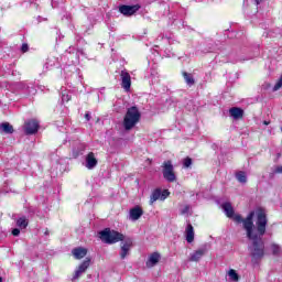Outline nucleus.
I'll use <instances>...</instances> for the list:
<instances>
[{"mask_svg":"<svg viewBox=\"0 0 282 282\" xmlns=\"http://www.w3.org/2000/svg\"><path fill=\"white\" fill-rule=\"evenodd\" d=\"M229 115L234 120H241L243 118V109L234 107L229 110Z\"/></svg>","mask_w":282,"mask_h":282,"instance_id":"17","label":"nucleus"},{"mask_svg":"<svg viewBox=\"0 0 282 282\" xmlns=\"http://www.w3.org/2000/svg\"><path fill=\"white\" fill-rule=\"evenodd\" d=\"M90 263H91L90 259H86L83 263H80L77 270L75 271L73 279L74 280L80 279V275L87 271V268H89Z\"/></svg>","mask_w":282,"mask_h":282,"instance_id":"12","label":"nucleus"},{"mask_svg":"<svg viewBox=\"0 0 282 282\" xmlns=\"http://www.w3.org/2000/svg\"><path fill=\"white\" fill-rule=\"evenodd\" d=\"M158 199H162V189L156 188L150 195V206H153Z\"/></svg>","mask_w":282,"mask_h":282,"instance_id":"18","label":"nucleus"},{"mask_svg":"<svg viewBox=\"0 0 282 282\" xmlns=\"http://www.w3.org/2000/svg\"><path fill=\"white\" fill-rule=\"evenodd\" d=\"M99 238L105 243H118V241H124V235L109 228L100 231Z\"/></svg>","mask_w":282,"mask_h":282,"instance_id":"3","label":"nucleus"},{"mask_svg":"<svg viewBox=\"0 0 282 282\" xmlns=\"http://www.w3.org/2000/svg\"><path fill=\"white\" fill-rule=\"evenodd\" d=\"M181 215H191V206L186 205L182 210Z\"/></svg>","mask_w":282,"mask_h":282,"instance_id":"29","label":"nucleus"},{"mask_svg":"<svg viewBox=\"0 0 282 282\" xmlns=\"http://www.w3.org/2000/svg\"><path fill=\"white\" fill-rule=\"evenodd\" d=\"M0 282H3V279L0 276Z\"/></svg>","mask_w":282,"mask_h":282,"instance_id":"36","label":"nucleus"},{"mask_svg":"<svg viewBox=\"0 0 282 282\" xmlns=\"http://www.w3.org/2000/svg\"><path fill=\"white\" fill-rule=\"evenodd\" d=\"M57 59L56 57H48L45 64L46 69H51V67L56 66Z\"/></svg>","mask_w":282,"mask_h":282,"instance_id":"23","label":"nucleus"},{"mask_svg":"<svg viewBox=\"0 0 282 282\" xmlns=\"http://www.w3.org/2000/svg\"><path fill=\"white\" fill-rule=\"evenodd\" d=\"M85 118H86V120H90L91 117L89 116V113H86Z\"/></svg>","mask_w":282,"mask_h":282,"instance_id":"33","label":"nucleus"},{"mask_svg":"<svg viewBox=\"0 0 282 282\" xmlns=\"http://www.w3.org/2000/svg\"><path fill=\"white\" fill-rule=\"evenodd\" d=\"M138 10H140L139 4H134V6L123 4L119 7V12L123 14V17H132V14H135Z\"/></svg>","mask_w":282,"mask_h":282,"instance_id":"9","label":"nucleus"},{"mask_svg":"<svg viewBox=\"0 0 282 282\" xmlns=\"http://www.w3.org/2000/svg\"><path fill=\"white\" fill-rule=\"evenodd\" d=\"M72 254L75 259H85L87 257V249L78 247L72 250Z\"/></svg>","mask_w":282,"mask_h":282,"instance_id":"16","label":"nucleus"},{"mask_svg":"<svg viewBox=\"0 0 282 282\" xmlns=\"http://www.w3.org/2000/svg\"><path fill=\"white\" fill-rule=\"evenodd\" d=\"M140 110L138 107L133 106L127 110V113L123 119V127L126 131H131L133 127H135L137 122H140Z\"/></svg>","mask_w":282,"mask_h":282,"instance_id":"2","label":"nucleus"},{"mask_svg":"<svg viewBox=\"0 0 282 282\" xmlns=\"http://www.w3.org/2000/svg\"><path fill=\"white\" fill-rule=\"evenodd\" d=\"M221 208L224 213L229 217V219H234L237 224H243L246 221V218L243 219L241 215L235 214V209L232 208V205L230 203H224L221 205Z\"/></svg>","mask_w":282,"mask_h":282,"instance_id":"4","label":"nucleus"},{"mask_svg":"<svg viewBox=\"0 0 282 282\" xmlns=\"http://www.w3.org/2000/svg\"><path fill=\"white\" fill-rule=\"evenodd\" d=\"M183 76L185 78V82L187 83V85H195V79H193V75L188 74V73H183Z\"/></svg>","mask_w":282,"mask_h":282,"instance_id":"24","label":"nucleus"},{"mask_svg":"<svg viewBox=\"0 0 282 282\" xmlns=\"http://www.w3.org/2000/svg\"><path fill=\"white\" fill-rule=\"evenodd\" d=\"M271 250L273 252V254H279L281 252V247H279V245H271Z\"/></svg>","mask_w":282,"mask_h":282,"instance_id":"27","label":"nucleus"},{"mask_svg":"<svg viewBox=\"0 0 282 282\" xmlns=\"http://www.w3.org/2000/svg\"><path fill=\"white\" fill-rule=\"evenodd\" d=\"M257 6H259V3H261V0H256Z\"/></svg>","mask_w":282,"mask_h":282,"instance_id":"35","label":"nucleus"},{"mask_svg":"<svg viewBox=\"0 0 282 282\" xmlns=\"http://www.w3.org/2000/svg\"><path fill=\"white\" fill-rule=\"evenodd\" d=\"M275 173H282V165H280V166H278V167L275 169Z\"/></svg>","mask_w":282,"mask_h":282,"instance_id":"32","label":"nucleus"},{"mask_svg":"<svg viewBox=\"0 0 282 282\" xmlns=\"http://www.w3.org/2000/svg\"><path fill=\"white\" fill-rule=\"evenodd\" d=\"M163 177L167 182H175L176 180L175 172L173 171V163L171 161H165L163 163Z\"/></svg>","mask_w":282,"mask_h":282,"instance_id":"5","label":"nucleus"},{"mask_svg":"<svg viewBox=\"0 0 282 282\" xmlns=\"http://www.w3.org/2000/svg\"><path fill=\"white\" fill-rule=\"evenodd\" d=\"M143 215L144 210H142V207L140 206H135L129 212V218L131 221H138V219H140V217H142Z\"/></svg>","mask_w":282,"mask_h":282,"instance_id":"13","label":"nucleus"},{"mask_svg":"<svg viewBox=\"0 0 282 282\" xmlns=\"http://www.w3.org/2000/svg\"><path fill=\"white\" fill-rule=\"evenodd\" d=\"M24 131L26 135H34L39 131V121L36 119L28 120L24 123Z\"/></svg>","mask_w":282,"mask_h":282,"instance_id":"6","label":"nucleus"},{"mask_svg":"<svg viewBox=\"0 0 282 282\" xmlns=\"http://www.w3.org/2000/svg\"><path fill=\"white\" fill-rule=\"evenodd\" d=\"M133 247V240L131 238L126 239L123 242H121V250H120V259H127L129 257V252L131 251V248Z\"/></svg>","mask_w":282,"mask_h":282,"instance_id":"8","label":"nucleus"},{"mask_svg":"<svg viewBox=\"0 0 282 282\" xmlns=\"http://www.w3.org/2000/svg\"><path fill=\"white\" fill-rule=\"evenodd\" d=\"M263 124L268 126L270 124V121H263Z\"/></svg>","mask_w":282,"mask_h":282,"instance_id":"34","label":"nucleus"},{"mask_svg":"<svg viewBox=\"0 0 282 282\" xmlns=\"http://www.w3.org/2000/svg\"><path fill=\"white\" fill-rule=\"evenodd\" d=\"M98 164V160H96V156L94 155V152L88 153L86 156V169H94Z\"/></svg>","mask_w":282,"mask_h":282,"instance_id":"15","label":"nucleus"},{"mask_svg":"<svg viewBox=\"0 0 282 282\" xmlns=\"http://www.w3.org/2000/svg\"><path fill=\"white\" fill-rule=\"evenodd\" d=\"M192 164H193V160L191 158H186L183 160L184 169H191Z\"/></svg>","mask_w":282,"mask_h":282,"instance_id":"25","label":"nucleus"},{"mask_svg":"<svg viewBox=\"0 0 282 282\" xmlns=\"http://www.w3.org/2000/svg\"><path fill=\"white\" fill-rule=\"evenodd\" d=\"M236 180H238L240 184H246L248 182V176H246V172H238L236 174Z\"/></svg>","mask_w":282,"mask_h":282,"instance_id":"22","label":"nucleus"},{"mask_svg":"<svg viewBox=\"0 0 282 282\" xmlns=\"http://www.w3.org/2000/svg\"><path fill=\"white\" fill-rule=\"evenodd\" d=\"M206 252H208V249H206V247L199 248L189 254L188 261L197 263L198 261H202V258L204 257V254H206Z\"/></svg>","mask_w":282,"mask_h":282,"instance_id":"11","label":"nucleus"},{"mask_svg":"<svg viewBox=\"0 0 282 282\" xmlns=\"http://www.w3.org/2000/svg\"><path fill=\"white\" fill-rule=\"evenodd\" d=\"M265 226H268V218L265 216V210L261 208L251 212L243 221L247 237L252 241L251 257L256 261L263 259V256L265 254V246L263 245Z\"/></svg>","mask_w":282,"mask_h":282,"instance_id":"1","label":"nucleus"},{"mask_svg":"<svg viewBox=\"0 0 282 282\" xmlns=\"http://www.w3.org/2000/svg\"><path fill=\"white\" fill-rule=\"evenodd\" d=\"M161 260H162V254H160V252H152L148 256V259L145 261V267L149 269L155 268V265H158Z\"/></svg>","mask_w":282,"mask_h":282,"instance_id":"7","label":"nucleus"},{"mask_svg":"<svg viewBox=\"0 0 282 282\" xmlns=\"http://www.w3.org/2000/svg\"><path fill=\"white\" fill-rule=\"evenodd\" d=\"M185 239L187 243H193V241H195V229L191 224H187V227L185 229Z\"/></svg>","mask_w":282,"mask_h":282,"instance_id":"14","label":"nucleus"},{"mask_svg":"<svg viewBox=\"0 0 282 282\" xmlns=\"http://www.w3.org/2000/svg\"><path fill=\"white\" fill-rule=\"evenodd\" d=\"M120 77L122 89H124V91H129V89H131V75L127 70H121Z\"/></svg>","mask_w":282,"mask_h":282,"instance_id":"10","label":"nucleus"},{"mask_svg":"<svg viewBox=\"0 0 282 282\" xmlns=\"http://www.w3.org/2000/svg\"><path fill=\"white\" fill-rule=\"evenodd\" d=\"M171 195V193L169 192V189H164L163 192H161V202H164V199H166V197H169Z\"/></svg>","mask_w":282,"mask_h":282,"instance_id":"28","label":"nucleus"},{"mask_svg":"<svg viewBox=\"0 0 282 282\" xmlns=\"http://www.w3.org/2000/svg\"><path fill=\"white\" fill-rule=\"evenodd\" d=\"M21 50L22 52H28V44H23Z\"/></svg>","mask_w":282,"mask_h":282,"instance_id":"31","label":"nucleus"},{"mask_svg":"<svg viewBox=\"0 0 282 282\" xmlns=\"http://www.w3.org/2000/svg\"><path fill=\"white\" fill-rule=\"evenodd\" d=\"M72 100V95L69 93H63L62 94V101L63 102H69Z\"/></svg>","mask_w":282,"mask_h":282,"instance_id":"26","label":"nucleus"},{"mask_svg":"<svg viewBox=\"0 0 282 282\" xmlns=\"http://www.w3.org/2000/svg\"><path fill=\"white\" fill-rule=\"evenodd\" d=\"M0 133H14V128L9 122H3L0 124Z\"/></svg>","mask_w":282,"mask_h":282,"instance_id":"19","label":"nucleus"},{"mask_svg":"<svg viewBox=\"0 0 282 282\" xmlns=\"http://www.w3.org/2000/svg\"><path fill=\"white\" fill-rule=\"evenodd\" d=\"M12 235H13V237H19V235H21V229L14 228V229L12 230Z\"/></svg>","mask_w":282,"mask_h":282,"instance_id":"30","label":"nucleus"},{"mask_svg":"<svg viewBox=\"0 0 282 282\" xmlns=\"http://www.w3.org/2000/svg\"><path fill=\"white\" fill-rule=\"evenodd\" d=\"M227 276H228V281L230 282H239V273H237V270L235 269H230L228 272H227Z\"/></svg>","mask_w":282,"mask_h":282,"instance_id":"20","label":"nucleus"},{"mask_svg":"<svg viewBox=\"0 0 282 282\" xmlns=\"http://www.w3.org/2000/svg\"><path fill=\"white\" fill-rule=\"evenodd\" d=\"M28 218H25L24 216L23 217H20L18 220H17V226L18 228H20L21 230H25V228H28Z\"/></svg>","mask_w":282,"mask_h":282,"instance_id":"21","label":"nucleus"}]
</instances>
